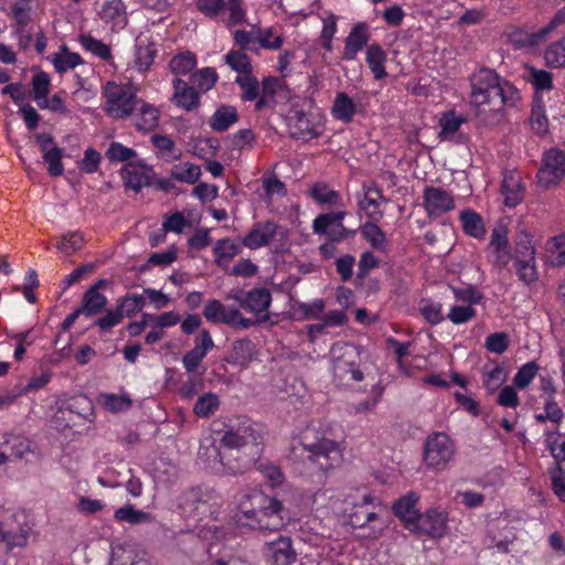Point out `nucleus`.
I'll return each instance as SVG.
<instances>
[{
	"mask_svg": "<svg viewBox=\"0 0 565 565\" xmlns=\"http://www.w3.org/2000/svg\"><path fill=\"white\" fill-rule=\"evenodd\" d=\"M470 100L479 126H494L503 118L505 106H514L519 90L491 68L482 67L470 77Z\"/></svg>",
	"mask_w": 565,
	"mask_h": 565,
	"instance_id": "1",
	"label": "nucleus"
},
{
	"mask_svg": "<svg viewBox=\"0 0 565 565\" xmlns=\"http://www.w3.org/2000/svg\"><path fill=\"white\" fill-rule=\"evenodd\" d=\"M262 436L255 424L248 418L232 422L221 438L226 448L220 452L224 469L230 475L244 473L260 454Z\"/></svg>",
	"mask_w": 565,
	"mask_h": 565,
	"instance_id": "2",
	"label": "nucleus"
},
{
	"mask_svg": "<svg viewBox=\"0 0 565 565\" xmlns=\"http://www.w3.org/2000/svg\"><path fill=\"white\" fill-rule=\"evenodd\" d=\"M241 511L247 520L245 525L262 532L281 531L289 520L282 502L259 491L247 495V501L241 503ZM238 522L244 524L242 519Z\"/></svg>",
	"mask_w": 565,
	"mask_h": 565,
	"instance_id": "3",
	"label": "nucleus"
},
{
	"mask_svg": "<svg viewBox=\"0 0 565 565\" xmlns=\"http://www.w3.org/2000/svg\"><path fill=\"white\" fill-rule=\"evenodd\" d=\"M241 511L247 520L245 525L262 532L281 531L289 520L282 502L259 491L247 495V501L241 503ZM238 522L244 524L242 519Z\"/></svg>",
	"mask_w": 565,
	"mask_h": 565,
	"instance_id": "4",
	"label": "nucleus"
},
{
	"mask_svg": "<svg viewBox=\"0 0 565 565\" xmlns=\"http://www.w3.org/2000/svg\"><path fill=\"white\" fill-rule=\"evenodd\" d=\"M330 356L334 380L343 384L363 381L364 374L360 370L361 356L358 347L347 342H335L330 349Z\"/></svg>",
	"mask_w": 565,
	"mask_h": 565,
	"instance_id": "5",
	"label": "nucleus"
},
{
	"mask_svg": "<svg viewBox=\"0 0 565 565\" xmlns=\"http://www.w3.org/2000/svg\"><path fill=\"white\" fill-rule=\"evenodd\" d=\"M300 445L309 452L308 459L323 471L332 469L341 461L342 455L338 444L328 438H319L311 429L302 433Z\"/></svg>",
	"mask_w": 565,
	"mask_h": 565,
	"instance_id": "6",
	"label": "nucleus"
},
{
	"mask_svg": "<svg viewBox=\"0 0 565 565\" xmlns=\"http://www.w3.org/2000/svg\"><path fill=\"white\" fill-rule=\"evenodd\" d=\"M105 113L114 119L129 117L138 108L140 99L136 89L129 85L108 83L105 90Z\"/></svg>",
	"mask_w": 565,
	"mask_h": 565,
	"instance_id": "7",
	"label": "nucleus"
},
{
	"mask_svg": "<svg viewBox=\"0 0 565 565\" xmlns=\"http://www.w3.org/2000/svg\"><path fill=\"white\" fill-rule=\"evenodd\" d=\"M455 452V443L448 435L434 433L426 438L424 461L429 469L441 471L450 463Z\"/></svg>",
	"mask_w": 565,
	"mask_h": 565,
	"instance_id": "8",
	"label": "nucleus"
},
{
	"mask_svg": "<svg viewBox=\"0 0 565 565\" xmlns=\"http://www.w3.org/2000/svg\"><path fill=\"white\" fill-rule=\"evenodd\" d=\"M32 526L26 516L22 513L12 514L0 520V545L4 546L6 553H11L14 548H24Z\"/></svg>",
	"mask_w": 565,
	"mask_h": 565,
	"instance_id": "9",
	"label": "nucleus"
},
{
	"mask_svg": "<svg viewBox=\"0 0 565 565\" xmlns=\"http://www.w3.org/2000/svg\"><path fill=\"white\" fill-rule=\"evenodd\" d=\"M204 318L213 323H224L235 329H249L256 322L244 318L237 308H226L220 300H207L203 310Z\"/></svg>",
	"mask_w": 565,
	"mask_h": 565,
	"instance_id": "10",
	"label": "nucleus"
},
{
	"mask_svg": "<svg viewBox=\"0 0 565 565\" xmlns=\"http://www.w3.org/2000/svg\"><path fill=\"white\" fill-rule=\"evenodd\" d=\"M565 175V152L551 149L545 152L542 167L539 169L536 178L543 188H552L559 183Z\"/></svg>",
	"mask_w": 565,
	"mask_h": 565,
	"instance_id": "11",
	"label": "nucleus"
},
{
	"mask_svg": "<svg viewBox=\"0 0 565 565\" xmlns=\"http://www.w3.org/2000/svg\"><path fill=\"white\" fill-rule=\"evenodd\" d=\"M276 532L275 539L266 540L262 548L266 562L271 565H291L297 557L291 537Z\"/></svg>",
	"mask_w": 565,
	"mask_h": 565,
	"instance_id": "12",
	"label": "nucleus"
},
{
	"mask_svg": "<svg viewBox=\"0 0 565 565\" xmlns=\"http://www.w3.org/2000/svg\"><path fill=\"white\" fill-rule=\"evenodd\" d=\"M121 177L125 186L138 193L142 188L154 183L156 172L151 166L140 160L126 163L121 169Z\"/></svg>",
	"mask_w": 565,
	"mask_h": 565,
	"instance_id": "13",
	"label": "nucleus"
},
{
	"mask_svg": "<svg viewBox=\"0 0 565 565\" xmlns=\"http://www.w3.org/2000/svg\"><path fill=\"white\" fill-rule=\"evenodd\" d=\"M447 513L438 509H429L418 515L412 531L431 539L443 537L447 533Z\"/></svg>",
	"mask_w": 565,
	"mask_h": 565,
	"instance_id": "14",
	"label": "nucleus"
},
{
	"mask_svg": "<svg viewBox=\"0 0 565 565\" xmlns=\"http://www.w3.org/2000/svg\"><path fill=\"white\" fill-rule=\"evenodd\" d=\"M288 131L290 137L310 141L322 135L319 122L303 110H294L288 117Z\"/></svg>",
	"mask_w": 565,
	"mask_h": 565,
	"instance_id": "15",
	"label": "nucleus"
},
{
	"mask_svg": "<svg viewBox=\"0 0 565 565\" xmlns=\"http://www.w3.org/2000/svg\"><path fill=\"white\" fill-rule=\"evenodd\" d=\"M173 95L171 102L184 111L196 110L201 105V94L188 82L175 77L172 81Z\"/></svg>",
	"mask_w": 565,
	"mask_h": 565,
	"instance_id": "16",
	"label": "nucleus"
},
{
	"mask_svg": "<svg viewBox=\"0 0 565 565\" xmlns=\"http://www.w3.org/2000/svg\"><path fill=\"white\" fill-rule=\"evenodd\" d=\"M423 200L428 215H438L455 209L454 198L441 188L427 186L424 191Z\"/></svg>",
	"mask_w": 565,
	"mask_h": 565,
	"instance_id": "17",
	"label": "nucleus"
},
{
	"mask_svg": "<svg viewBox=\"0 0 565 565\" xmlns=\"http://www.w3.org/2000/svg\"><path fill=\"white\" fill-rule=\"evenodd\" d=\"M370 38V26L366 22L354 24L345 39L342 58L345 61L355 60L358 53L366 46Z\"/></svg>",
	"mask_w": 565,
	"mask_h": 565,
	"instance_id": "18",
	"label": "nucleus"
},
{
	"mask_svg": "<svg viewBox=\"0 0 565 565\" xmlns=\"http://www.w3.org/2000/svg\"><path fill=\"white\" fill-rule=\"evenodd\" d=\"M214 342L207 330H202L195 339V345L182 358V364L188 373H194L207 352L213 349Z\"/></svg>",
	"mask_w": 565,
	"mask_h": 565,
	"instance_id": "19",
	"label": "nucleus"
},
{
	"mask_svg": "<svg viewBox=\"0 0 565 565\" xmlns=\"http://www.w3.org/2000/svg\"><path fill=\"white\" fill-rule=\"evenodd\" d=\"M466 121V117L456 115L454 110L443 113L439 118L440 131L438 138L457 145L463 143L466 136L460 131V127Z\"/></svg>",
	"mask_w": 565,
	"mask_h": 565,
	"instance_id": "20",
	"label": "nucleus"
},
{
	"mask_svg": "<svg viewBox=\"0 0 565 565\" xmlns=\"http://www.w3.org/2000/svg\"><path fill=\"white\" fill-rule=\"evenodd\" d=\"M418 500L419 498L415 492H408L396 500L392 507L394 514L402 520L406 529L411 531L420 513L417 508Z\"/></svg>",
	"mask_w": 565,
	"mask_h": 565,
	"instance_id": "21",
	"label": "nucleus"
},
{
	"mask_svg": "<svg viewBox=\"0 0 565 565\" xmlns=\"http://www.w3.org/2000/svg\"><path fill=\"white\" fill-rule=\"evenodd\" d=\"M271 303V294L266 287L253 288L247 291V298L245 301V309L256 316H264L259 320H254L256 324L258 322H265L268 320L267 311Z\"/></svg>",
	"mask_w": 565,
	"mask_h": 565,
	"instance_id": "22",
	"label": "nucleus"
},
{
	"mask_svg": "<svg viewBox=\"0 0 565 565\" xmlns=\"http://www.w3.org/2000/svg\"><path fill=\"white\" fill-rule=\"evenodd\" d=\"M276 232L277 225L271 221L257 223L243 238L242 243L247 248L257 249L259 247L268 245L275 237Z\"/></svg>",
	"mask_w": 565,
	"mask_h": 565,
	"instance_id": "23",
	"label": "nucleus"
},
{
	"mask_svg": "<svg viewBox=\"0 0 565 565\" xmlns=\"http://www.w3.org/2000/svg\"><path fill=\"white\" fill-rule=\"evenodd\" d=\"M565 24V7L559 9L552 20L541 30L534 33H526L516 30L515 35L524 36L523 47H534L546 40V36L561 25Z\"/></svg>",
	"mask_w": 565,
	"mask_h": 565,
	"instance_id": "24",
	"label": "nucleus"
},
{
	"mask_svg": "<svg viewBox=\"0 0 565 565\" xmlns=\"http://www.w3.org/2000/svg\"><path fill=\"white\" fill-rule=\"evenodd\" d=\"M206 504L205 494L199 488H191L178 497V509L184 516H195L201 513V509Z\"/></svg>",
	"mask_w": 565,
	"mask_h": 565,
	"instance_id": "25",
	"label": "nucleus"
},
{
	"mask_svg": "<svg viewBox=\"0 0 565 565\" xmlns=\"http://www.w3.org/2000/svg\"><path fill=\"white\" fill-rule=\"evenodd\" d=\"M256 345L249 339L236 340L226 361L241 367H247L256 359Z\"/></svg>",
	"mask_w": 565,
	"mask_h": 565,
	"instance_id": "26",
	"label": "nucleus"
},
{
	"mask_svg": "<svg viewBox=\"0 0 565 565\" xmlns=\"http://www.w3.org/2000/svg\"><path fill=\"white\" fill-rule=\"evenodd\" d=\"M99 17L103 21L113 23V26L120 29L125 28L128 21L126 6L122 0L105 1L99 11Z\"/></svg>",
	"mask_w": 565,
	"mask_h": 565,
	"instance_id": "27",
	"label": "nucleus"
},
{
	"mask_svg": "<svg viewBox=\"0 0 565 565\" xmlns=\"http://www.w3.org/2000/svg\"><path fill=\"white\" fill-rule=\"evenodd\" d=\"M157 55L154 43L146 36H138L135 44V65L140 72H146L151 66Z\"/></svg>",
	"mask_w": 565,
	"mask_h": 565,
	"instance_id": "28",
	"label": "nucleus"
},
{
	"mask_svg": "<svg viewBox=\"0 0 565 565\" xmlns=\"http://www.w3.org/2000/svg\"><path fill=\"white\" fill-rule=\"evenodd\" d=\"M525 186L521 178L516 174L505 175L502 182V194L504 204L509 207H515L524 198Z\"/></svg>",
	"mask_w": 565,
	"mask_h": 565,
	"instance_id": "29",
	"label": "nucleus"
},
{
	"mask_svg": "<svg viewBox=\"0 0 565 565\" xmlns=\"http://www.w3.org/2000/svg\"><path fill=\"white\" fill-rule=\"evenodd\" d=\"M356 113V105L353 99L344 92L335 94L331 108L332 116L344 124H350Z\"/></svg>",
	"mask_w": 565,
	"mask_h": 565,
	"instance_id": "30",
	"label": "nucleus"
},
{
	"mask_svg": "<svg viewBox=\"0 0 565 565\" xmlns=\"http://www.w3.org/2000/svg\"><path fill=\"white\" fill-rule=\"evenodd\" d=\"M459 218L462 223V230L466 235L477 239H483L486 236V227L481 215L472 210H463L460 212Z\"/></svg>",
	"mask_w": 565,
	"mask_h": 565,
	"instance_id": "31",
	"label": "nucleus"
},
{
	"mask_svg": "<svg viewBox=\"0 0 565 565\" xmlns=\"http://www.w3.org/2000/svg\"><path fill=\"white\" fill-rule=\"evenodd\" d=\"M237 120L238 113L234 106L221 105L211 117L210 126L216 132H224Z\"/></svg>",
	"mask_w": 565,
	"mask_h": 565,
	"instance_id": "32",
	"label": "nucleus"
},
{
	"mask_svg": "<svg viewBox=\"0 0 565 565\" xmlns=\"http://www.w3.org/2000/svg\"><path fill=\"white\" fill-rule=\"evenodd\" d=\"M139 113L137 114L135 126L140 131H151L157 128L159 124V110L140 99L138 108Z\"/></svg>",
	"mask_w": 565,
	"mask_h": 565,
	"instance_id": "33",
	"label": "nucleus"
},
{
	"mask_svg": "<svg viewBox=\"0 0 565 565\" xmlns=\"http://www.w3.org/2000/svg\"><path fill=\"white\" fill-rule=\"evenodd\" d=\"M107 305V298L105 295L95 289H87L78 307L84 316L90 317L100 313Z\"/></svg>",
	"mask_w": 565,
	"mask_h": 565,
	"instance_id": "34",
	"label": "nucleus"
},
{
	"mask_svg": "<svg viewBox=\"0 0 565 565\" xmlns=\"http://www.w3.org/2000/svg\"><path fill=\"white\" fill-rule=\"evenodd\" d=\"M386 54L379 44H371L366 50V63L376 79L384 78L387 73L384 67Z\"/></svg>",
	"mask_w": 565,
	"mask_h": 565,
	"instance_id": "35",
	"label": "nucleus"
},
{
	"mask_svg": "<svg viewBox=\"0 0 565 565\" xmlns=\"http://www.w3.org/2000/svg\"><path fill=\"white\" fill-rule=\"evenodd\" d=\"M280 85V81L274 76H267L262 81V89L259 88V98L255 104L256 110L270 107L274 103V97Z\"/></svg>",
	"mask_w": 565,
	"mask_h": 565,
	"instance_id": "36",
	"label": "nucleus"
},
{
	"mask_svg": "<svg viewBox=\"0 0 565 565\" xmlns=\"http://www.w3.org/2000/svg\"><path fill=\"white\" fill-rule=\"evenodd\" d=\"M114 518L118 522L129 524L152 523L154 518L147 512L135 509L132 505H125L116 510Z\"/></svg>",
	"mask_w": 565,
	"mask_h": 565,
	"instance_id": "37",
	"label": "nucleus"
},
{
	"mask_svg": "<svg viewBox=\"0 0 565 565\" xmlns=\"http://www.w3.org/2000/svg\"><path fill=\"white\" fill-rule=\"evenodd\" d=\"M544 60L550 67L565 68V35L547 45Z\"/></svg>",
	"mask_w": 565,
	"mask_h": 565,
	"instance_id": "38",
	"label": "nucleus"
},
{
	"mask_svg": "<svg viewBox=\"0 0 565 565\" xmlns=\"http://www.w3.org/2000/svg\"><path fill=\"white\" fill-rule=\"evenodd\" d=\"M217 78V73L212 67H203L194 72L190 77L192 86L200 94L210 90L216 84Z\"/></svg>",
	"mask_w": 565,
	"mask_h": 565,
	"instance_id": "39",
	"label": "nucleus"
},
{
	"mask_svg": "<svg viewBox=\"0 0 565 565\" xmlns=\"http://www.w3.org/2000/svg\"><path fill=\"white\" fill-rule=\"evenodd\" d=\"M235 83L242 89L241 98L244 102H253L259 98V82L253 74L238 75Z\"/></svg>",
	"mask_w": 565,
	"mask_h": 565,
	"instance_id": "40",
	"label": "nucleus"
},
{
	"mask_svg": "<svg viewBox=\"0 0 565 565\" xmlns=\"http://www.w3.org/2000/svg\"><path fill=\"white\" fill-rule=\"evenodd\" d=\"M196 65V57L191 52H182L173 56L169 63L170 71L178 77L191 73Z\"/></svg>",
	"mask_w": 565,
	"mask_h": 565,
	"instance_id": "41",
	"label": "nucleus"
},
{
	"mask_svg": "<svg viewBox=\"0 0 565 565\" xmlns=\"http://www.w3.org/2000/svg\"><path fill=\"white\" fill-rule=\"evenodd\" d=\"M171 177L180 182L193 184L201 177V168L190 162H181L172 167Z\"/></svg>",
	"mask_w": 565,
	"mask_h": 565,
	"instance_id": "42",
	"label": "nucleus"
},
{
	"mask_svg": "<svg viewBox=\"0 0 565 565\" xmlns=\"http://www.w3.org/2000/svg\"><path fill=\"white\" fill-rule=\"evenodd\" d=\"M324 301L322 299H316L311 303L296 302L292 306L297 320H309L319 319L324 310Z\"/></svg>",
	"mask_w": 565,
	"mask_h": 565,
	"instance_id": "43",
	"label": "nucleus"
},
{
	"mask_svg": "<svg viewBox=\"0 0 565 565\" xmlns=\"http://www.w3.org/2000/svg\"><path fill=\"white\" fill-rule=\"evenodd\" d=\"M225 63L239 75L252 74V63L245 51L232 50L225 56Z\"/></svg>",
	"mask_w": 565,
	"mask_h": 565,
	"instance_id": "44",
	"label": "nucleus"
},
{
	"mask_svg": "<svg viewBox=\"0 0 565 565\" xmlns=\"http://www.w3.org/2000/svg\"><path fill=\"white\" fill-rule=\"evenodd\" d=\"M310 194L315 201L321 204L340 205L341 196L339 192L332 190L324 183H317L311 186Z\"/></svg>",
	"mask_w": 565,
	"mask_h": 565,
	"instance_id": "45",
	"label": "nucleus"
},
{
	"mask_svg": "<svg viewBox=\"0 0 565 565\" xmlns=\"http://www.w3.org/2000/svg\"><path fill=\"white\" fill-rule=\"evenodd\" d=\"M345 214L344 211H338L318 215L312 224L313 233L319 235L326 234L329 228L342 223Z\"/></svg>",
	"mask_w": 565,
	"mask_h": 565,
	"instance_id": "46",
	"label": "nucleus"
},
{
	"mask_svg": "<svg viewBox=\"0 0 565 565\" xmlns=\"http://www.w3.org/2000/svg\"><path fill=\"white\" fill-rule=\"evenodd\" d=\"M383 199L382 191L375 186L370 185L364 188V196L359 200V206L361 210L365 211L369 216H373L379 213V201Z\"/></svg>",
	"mask_w": 565,
	"mask_h": 565,
	"instance_id": "47",
	"label": "nucleus"
},
{
	"mask_svg": "<svg viewBox=\"0 0 565 565\" xmlns=\"http://www.w3.org/2000/svg\"><path fill=\"white\" fill-rule=\"evenodd\" d=\"M146 301L142 295L128 294L118 300V310L124 317H132L142 310Z\"/></svg>",
	"mask_w": 565,
	"mask_h": 565,
	"instance_id": "48",
	"label": "nucleus"
},
{
	"mask_svg": "<svg viewBox=\"0 0 565 565\" xmlns=\"http://www.w3.org/2000/svg\"><path fill=\"white\" fill-rule=\"evenodd\" d=\"M220 406L218 396L214 393H206L199 397L196 401L193 412L201 418L210 417L215 413Z\"/></svg>",
	"mask_w": 565,
	"mask_h": 565,
	"instance_id": "49",
	"label": "nucleus"
},
{
	"mask_svg": "<svg viewBox=\"0 0 565 565\" xmlns=\"http://www.w3.org/2000/svg\"><path fill=\"white\" fill-rule=\"evenodd\" d=\"M99 399L103 406L111 413L127 411L132 405V401L128 394H100Z\"/></svg>",
	"mask_w": 565,
	"mask_h": 565,
	"instance_id": "50",
	"label": "nucleus"
},
{
	"mask_svg": "<svg viewBox=\"0 0 565 565\" xmlns=\"http://www.w3.org/2000/svg\"><path fill=\"white\" fill-rule=\"evenodd\" d=\"M53 64L58 73H64L68 68H74L82 63V57L77 53L67 51L66 46L61 47V52L54 54Z\"/></svg>",
	"mask_w": 565,
	"mask_h": 565,
	"instance_id": "51",
	"label": "nucleus"
},
{
	"mask_svg": "<svg viewBox=\"0 0 565 565\" xmlns=\"http://www.w3.org/2000/svg\"><path fill=\"white\" fill-rule=\"evenodd\" d=\"M362 236L371 244L374 249L385 252L386 238L384 232L374 223H366L361 228Z\"/></svg>",
	"mask_w": 565,
	"mask_h": 565,
	"instance_id": "52",
	"label": "nucleus"
},
{
	"mask_svg": "<svg viewBox=\"0 0 565 565\" xmlns=\"http://www.w3.org/2000/svg\"><path fill=\"white\" fill-rule=\"evenodd\" d=\"M527 81L535 90H551L553 88L552 74L545 70H539L534 66L527 67Z\"/></svg>",
	"mask_w": 565,
	"mask_h": 565,
	"instance_id": "53",
	"label": "nucleus"
},
{
	"mask_svg": "<svg viewBox=\"0 0 565 565\" xmlns=\"http://www.w3.org/2000/svg\"><path fill=\"white\" fill-rule=\"evenodd\" d=\"M215 263L222 265V260L233 259L239 252L238 246L230 238L218 239L214 245Z\"/></svg>",
	"mask_w": 565,
	"mask_h": 565,
	"instance_id": "54",
	"label": "nucleus"
},
{
	"mask_svg": "<svg viewBox=\"0 0 565 565\" xmlns=\"http://www.w3.org/2000/svg\"><path fill=\"white\" fill-rule=\"evenodd\" d=\"M111 565H149L148 562L138 556L135 550L119 547L114 551Z\"/></svg>",
	"mask_w": 565,
	"mask_h": 565,
	"instance_id": "55",
	"label": "nucleus"
},
{
	"mask_svg": "<svg viewBox=\"0 0 565 565\" xmlns=\"http://www.w3.org/2000/svg\"><path fill=\"white\" fill-rule=\"evenodd\" d=\"M43 154V160L47 164V172L51 177H60L64 172V167L62 163V154L63 150L58 147L50 149Z\"/></svg>",
	"mask_w": 565,
	"mask_h": 565,
	"instance_id": "56",
	"label": "nucleus"
},
{
	"mask_svg": "<svg viewBox=\"0 0 565 565\" xmlns=\"http://www.w3.org/2000/svg\"><path fill=\"white\" fill-rule=\"evenodd\" d=\"M515 269L518 277L525 285H531L537 281L539 273L536 269L535 259L533 260H515Z\"/></svg>",
	"mask_w": 565,
	"mask_h": 565,
	"instance_id": "57",
	"label": "nucleus"
},
{
	"mask_svg": "<svg viewBox=\"0 0 565 565\" xmlns=\"http://www.w3.org/2000/svg\"><path fill=\"white\" fill-rule=\"evenodd\" d=\"M539 371V365L535 361H530L522 365L513 379V384L520 388H525L535 377Z\"/></svg>",
	"mask_w": 565,
	"mask_h": 565,
	"instance_id": "58",
	"label": "nucleus"
},
{
	"mask_svg": "<svg viewBox=\"0 0 565 565\" xmlns=\"http://www.w3.org/2000/svg\"><path fill=\"white\" fill-rule=\"evenodd\" d=\"M79 42L85 50L92 52L103 60H108L111 56L108 45L88 34L81 35Z\"/></svg>",
	"mask_w": 565,
	"mask_h": 565,
	"instance_id": "59",
	"label": "nucleus"
},
{
	"mask_svg": "<svg viewBox=\"0 0 565 565\" xmlns=\"http://www.w3.org/2000/svg\"><path fill=\"white\" fill-rule=\"evenodd\" d=\"M530 124L536 135L543 136L547 132L548 120L545 115L544 107L541 104L533 105Z\"/></svg>",
	"mask_w": 565,
	"mask_h": 565,
	"instance_id": "60",
	"label": "nucleus"
},
{
	"mask_svg": "<svg viewBox=\"0 0 565 565\" xmlns=\"http://www.w3.org/2000/svg\"><path fill=\"white\" fill-rule=\"evenodd\" d=\"M454 296L457 300L467 302L470 305L479 303L483 299L482 292H480L475 286L467 285L465 287H450Z\"/></svg>",
	"mask_w": 565,
	"mask_h": 565,
	"instance_id": "61",
	"label": "nucleus"
},
{
	"mask_svg": "<svg viewBox=\"0 0 565 565\" xmlns=\"http://www.w3.org/2000/svg\"><path fill=\"white\" fill-rule=\"evenodd\" d=\"M136 156L137 153L134 149L128 148L119 142H111L106 151V157L110 161L115 162H126L131 160Z\"/></svg>",
	"mask_w": 565,
	"mask_h": 565,
	"instance_id": "62",
	"label": "nucleus"
},
{
	"mask_svg": "<svg viewBox=\"0 0 565 565\" xmlns=\"http://www.w3.org/2000/svg\"><path fill=\"white\" fill-rule=\"evenodd\" d=\"M535 259V248L529 235H523L516 241L514 260Z\"/></svg>",
	"mask_w": 565,
	"mask_h": 565,
	"instance_id": "63",
	"label": "nucleus"
},
{
	"mask_svg": "<svg viewBox=\"0 0 565 565\" xmlns=\"http://www.w3.org/2000/svg\"><path fill=\"white\" fill-rule=\"evenodd\" d=\"M546 443L555 459V463L558 465L561 471L565 472V436L562 443L557 444L554 434H548Z\"/></svg>",
	"mask_w": 565,
	"mask_h": 565,
	"instance_id": "64",
	"label": "nucleus"
}]
</instances>
